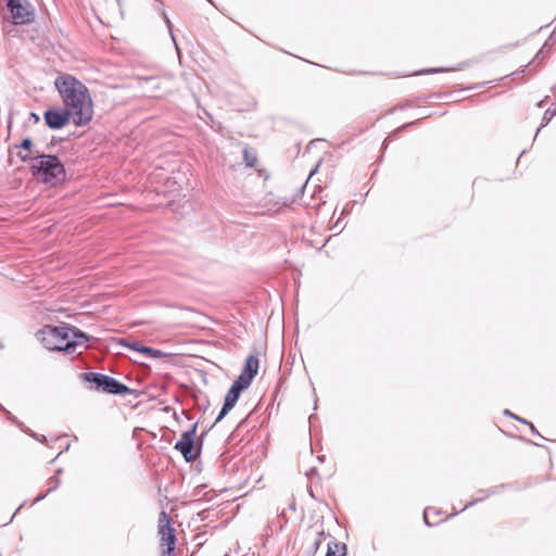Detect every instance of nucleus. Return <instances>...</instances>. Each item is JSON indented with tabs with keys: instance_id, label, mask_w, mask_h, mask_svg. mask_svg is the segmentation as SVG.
Here are the masks:
<instances>
[{
	"instance_id": "1",
	"label": "nucleus",
	"mask_w": 556,
	"mask_h": 556,
	"mask_svg": "<svg viewBox=\"0 0 556 556\" xmlns=\"http://www.w3.org/2000/svg\"><path fill=\"white\" fill-rule=\"evenodd\" d=\"M54 86L65 108L73 113L74 124H89L93 116V105L88 88L71 74L59 75Z\"/></svg>"
},
{
	"instance_id": "2",
	"label": "nucleus",
	"mask_w": 556,
	"mask_h": 556,
	"mask_svg": "<svg viewBox=\"0 0 556 556\" xmlns=\"http://www.w3.org/2000/svg\"><path fill=\"white\" fill-rule=\"evenodd\" d=\"M22 162L29 163V170L34 178L49 186H56L66 179L64 164L56 155L37 154L35 156L18 152Z\"/></svg>"
},
{
	"instance_id": "3",
	"label": "nucleus",
	"mask_w": 556,
	"mask_h": 556,
	"mask_svg": "<svg viewBox=\"0 0 556 556\" xmlns=\"http://www.w3.org/2000/svg\"><path fill=\"white\" fill-rule=\"evenodd\" d=\"M72 328L68 325H47L37 331L36 337L50 351L74 353V344L70 342Z\"/></svg>"
},
{
	"instance_id": "4",
	"label": "nucleus",
	"mask_w": 556,
	"mask_h": 556,
	"mask_svg": "<svg viewBox=\"0 0 556 556\" xmlns=\"http://www.w3.org/2000/svg\"><path fill=\"white\" fill-rule=\"evenodd\" d=\"M159 536L161 556H176V534L170 526V519L166 511L162 510L159 515Z\"/></svg>"
},
{
	"instance_id": "5",
	"label": "nucleus",
	"mask_w": 556,
	"mask_h": 556,
	"mask_svg": "<svg viewBox=\"0 0 556 556\" xmlns=\"http://www.w3.org/2000/svg\"><path fill=\"white\" fill-rule=\"evenodd\" d=\"M7 9L13 25H28L35 21V8L28 0H7Z\"/></svg>"
},
{
	"instance_id": "6",
	"label": "nucleus",
	"mask_w": 556,
	"mask_h": 556,
	"mask_svg": "<svg viewBox=\"0 0 556 556\" xmlns=\"http://www.w3.org/2000/svg\"><path fill=\"white\" fill-rule=\"evenodd\" d=\"M198 422L191 429L182 432L180 439L175 443L174 448L179 451L185 460L190 463L197 459L199 453H194V438L197 433Z\"/></svg>"
},
{
	"instance_id": "7",
	"label": "nucleus",
	"mask_w": 556,
	"mask_h": 556,
	"mask_svg": "<svg viewBox=\"0 0 556 556\" xmlns=\"http://www.w3.org/2000/svg\"><path fill=\"white\" fill-rule=\"evenodd\" d=\"M71 116H73V113L66 108L48 109L43 114L45 122L51 129H61L64 127L68 123Z\"/></svg>"
},
{
	"instance_id": "8",
	"label": "nucleus",
	"mask_w": 556,
	"mask_h": 556,
	"mask_svg": "<svg viewBox=\"0 0 556 556\" xmlns=\"http://www.w3.org/2000/svg\"><path fill=\"white\" fill-rule=\"evenodd\" d=\"M101 391L116 395H124L131 392V390L126 384L108 375L103 380V388Z\"/></svg>"
},
{
	"instance_id": "9",
	"label": "nucleus",
	"mask_w": 556,
	"mask_h": 556,
	"mask_svg": "<svg viewBox=\"0 0 556 556\" xmlns=\"http://www.w3.org/2000/svg\"><path fill=\"white\" fill-rule=\"evenodd\" d=\"M240 393H241L240 391L230 387V389L228 390V392L225 396L223 407H222L217 418L215 419L214 425L219 422L235 407L236 403L239 400Z\"/></svg>"
},
{
	"instance_id": "10",
	"label": "nucleus",
	"mask_w": 556,
	"mask_h": 556,
	"mask_svg": "<svg viewBox=\"0 0 556 556\" xmlns=\"http://www.w3.org/2000/svg\"><path fill=\"white\" fill-rule=\"evenodd\" d=\"M72 332L70 334V342L74 344V353L76 352V349L81 346L84 349L88 348V336L77 329L76 327L71 326Z\"/></svg>"
},
{
	"instance_id": "11",
	"label": "nucleus",
	"mask_w": 556,
	"mask_h": 556,
	"mask_svg": "<svg viewBox=\"0 0 556 556\" xmlns=\"http://www.w3.org/2000/svg\"><path fill=\"white\" fill-rule=\"evenodd\" d=\"M106 375L100 372H83L81 378L84 381L91 383L96 390L101 391L103 388V380Z\"/></svg>"
},
{
	"instance_id": "12",
	"label": "nucleus",
	"mask_w": 556,
	"mask_h": 556,
	"mask_svg": "<svg viewBox=\"0 0 556 556\" xmlns=\"http://www.w3.org/2000/svg\"><path fill=\"white\" fill-rule=\"evenodd\" d=\"M258 364V358L255 355H250L245 361V365L241 374L253 380L257 375Z\"/></svg>"
},
{
	"instance_id": "13",
	"label": "nucleus",
	"mask_w": 556,
	"mask_h": 556,
	"mask_svg": "<svg viewBox=\"0 0 556 556\" xmlns=\"http://www.w3.org/2000/svg\"><path fill=\"white\" fill-rule=\"evenodd\" d=\"M325 535L324 531L317 532L315 536L312 539L309 545L305 549V554L307 556H313L319 549L323 543V536Z\"/></svg>"
},
{
	"instance_id": "14",
	"label": "nucleus",
	"mask_w": 556,
	"mask_h": 556,
	"mask_svg": "<svg viewBox=\"0 0 556 556\" xmlns=\"http://www.w3.org/2000/svg\"><path fill=\"white\" fill-rule=\"evenodd\" d=\"M60 483H61V479H60V477H58V475H54V476L50 477L48 479V484H49L48 490L43 494L38 495L34 500V503H38L41 500H43L49 493H51L52 491L56 490L59 488Z\"/></svg>"
},
{
	"instance_id": "15",
	"label": "nucleus",
	"mask_w": 556,
	"mask_h": 556,
	"mask_svg": "<svg viewBox=\"0 0 556 556\" xmlns=\"http://www.w3.org/2000/svg\"><path fill=\"white\" fill-rule=\"evenodd\" d=\"M327 547L326 556H344L346 549L344 544H340L334 541H330Z\"/></svg>"
},
{
	"instance_id": "16",
	"label": "nucleus",
	"mask_w": 556,
	"mask_h": 556,
	"mask_svg": "<svg viewBox=\"0 0 556 556\" xmlns=\"http://www.w3.org/2000/svg\"><path fill=\"white\" fill-rule=\"evenodd\" d=\"M252 381H253L252 379L248 378L243 374H240L239 377L233 381L231 387L237 389L238 391L242 392L243 390H245L247 388L250 387Z\"/></svg>"
},
{
	"instance_id": "17",
	"label": "nucleus",
	"mask_w": 556,
	"mask_h": 556,
	"mask_svg": "<svg viewBox=\"0 0 556 556\" xmlns=\"http://www.w3.org/2000/svg\"><path fill=\"white\" fill-rule=\"evenodd\" d=\"M438 516L440 515V511L432 507H427L424 510V521L427 526L432 527L434 525H438L440 521L431 520V516Z\"/></svg>"
},
{
	"instance_id": "18",
	"label": "nucleus",
	"mask_w": 556,
	"mask_h": 556,
	"mask_svg": "<svg viewBox=\"0 0 556 556\" xmlns=\"http://www.w3.org/2000/svg\"><path fill=\"white\" fill-rule=\"evenodd\" d=\"M497 492V488H495L494 490H491V491H484V490H481L480 493L483 494L482 497H479V498H475L472 501H470L469 503H467L459 511H464L465 509H467L468 507L481 502L483 498L485 497H489L491 494H494Z\"/></svg>"
},
{
	"instance_id": "19",
	"label": "nucleus",
	"mask_w": 556,
	"mask_h": 556,
	"mask_svg": "<svg viewBox=\"0 0 556 556\" xmlns=\"http://www.w3.org/2000/svg\"><path fill=\"white\" fill-rule=\"evenodd\" d=\"M141 353L151 357V358H161L164 353L160 350H155L153 348H150V346H144L141 349Z\"/></svg>"
},
{
	"instance_id": "20",
	"label": "nucleus",
	"mask_w": 556,
	"mask_h": 556,
	"mask_svg": "<svg viewBox=\"0 0 556 556\" xmlns=\"http://www.w3.org/2000/svg\"><path fill=\"white\" fill-rule=\"evenodd\" d=\"M243 159L249 167H254L257 163V157L252 154L248 149H243Z\"/></svg>"
},
{
	"instance_id": "21",
	"label": "nucleus",
	"mask_w": 556,
	"mask_h": 556,
	"mask_svg": "<svg viewBox=\"0 0 556 556\" xmlns=\"http://www.w3.org/2000/svg\"><path fill=\"white\" fill-rule=\"evenodd\" d=\"M33 146L34 144H33V141L30 138H24L22 140V142L20 144H15L14 148L28 151L29 152L28 154L31 155L33 154Z\"/></svg>"
},
{
	"instance_id": "22",
	"label": "nucleus",
	"mask_w": 556,
	"mask_h": 556,
	"mask_svg": "<svg viewBox=\"0 0 556 556\" xmlns=\"http://www.w3.org/2000/svg\"><path fill=\"white\" fill-rule=\"evenodd\" d=\"M126 348L130 349V350H134L136 352H140L141 353V349L144 348V345H141L139 342L137 341H134V342H127V343H123Z\"/></svg>"
},
{
	"instance_id": "23",
	"label": "nucleus",
	"mask_w": 556,
	"mask_h": 556,
	"mask_svg": "<svg viewBox=\"0 0 556 556\" xmlns=\"http://www.w3.org/2000/svg\"><path fill=\"white\" fill-rule=\"evenodd\" d=\"M162 15H163V18H164V21H165V23H166V25H167V28H168V30H169V34H170V36H172L173 40H175V37H174V35H173V31H172V23H170V21H169L168 16H167V14H166L165 12H163V13H162Z\"/></svg>"
},
{
	"instance_id": "24",
	"label": "nucleus",
	"mask_w": 556,
	"mask_h": 556,
	"mask_svg": "<svg viewBox=\"0 0 556 556\" xmlns=\"http://www.w3.org/2000/svg\"><path fill=\"white\" fill-rule=\"evenodd\" d=\"M419 122H420V119H417V121H414V122L406 123V124H405V125H403L402 127L397 128V129L395 130V132H400V131H402L404 128L409 127V126H412V125H415V124H417V123H419Z\"/></svg>"
},
{
	"instance_id": "25",
	"label": "nucleus",
	"mask_w": 556,
	"mask_h": 556,
	"mask_svg": "<svg viewBox=\"0 0 556 556\" xmlns=\"http://www.w3.org/2000/svg\"><path fill=\"white\" fill-rule=\"evenodd\" d=\"M445 71L446 70L442 68V67H440V68H431V70L422 71V72H420V74H422V73H440V72H445Z\"/></svg>"
},
{
	"instance_id": "26",
	"label": "nucleus",
	"mask_w": 556,
	"mask_h": 556,
	"mask_svg": "<svg viewBox=\"0 0 556 556\" xmlns=\"http://www.w3.org/2000/svg\"><path fill=\"white\" fill-rule=\"evenodd\" d=\"M529 427H530L531 432L533 434H536V435L541 437V434L538 432L536 428L531 422L529 424Z\"/></svg>"
},
{
	"instance_id": "27",
	"label": "nucleus",
	"mask_w": 556,
	"mask_h": 556,
	"mask_svg": "<svg viewBox=\"0 0 556 556\" xmlns=\"http://www.w3.org/2000/svg\"><path fill=\"white\" fill-rule=\"evenodd\" d=\"M513 418H514V419H516V420H518V421H520V422H522V424H526V425H528V426H529V424H530V422H529V421H527L526 419L520 418V417H518V416H513Z\"/></svg>"
},
{
	"instance_id": "28",
	"label": "nucleus",
	"mask_w": 556,
	"mask_h": 556,
	"mask_svg": "<svg viewBox=\"0 0 556 556\" xmlns=\"http://www.w3.org/2000/svg\"><path fill=\"white\" fill-rule=\"evenodd\" d=\"M504 414H505V415H507V416H509V417H511V418H513V416H516L515 414H513V413H511V412H509L508 409H506V410L504 412Z\"/></svg>"
},
{
	"instance_id": "29",
	"label": "nucleus",
	"mask_w": 556,
	"mask_h": 556,
	"mask_svg": "<svg viewBox=\"0 0 556 556\" xmlns=\"http://www.w3.org/2000/svg\"><path fill=\"white\" fill-rule=\"evenodd\" d=\"M31 116H33V118H35V119H36V122H37V121H39V117H38V115H37V114L31 113Z\"/></svg>"
},
{
	"instance_id": "30",
	"label": "nucleus",
	"mask_w": 556,
	"mask_h": 556,
	"mask_svg": "<svg viewBox=\"0 0 556 556\" xmlns=\"http://www.w3.org/2000/svg\"><path fill=\"white\" fill-rule=\"evenodd\" d=\"M62 471H63V470H62L61 468H59V469L55 471V475H58V477H60V475L62 473Z\"/></svg>"
},
{
	"instance_id": "31",
	"label": "nucleus",
	"mask_w": 556,
	"mask_h": 556,
	"mask_svg": "<svg viewBox=\"0 0 556 556\" xmlns=\"http://www.w3.org/2000/svg\"><path fill=\"white\" fill-rule=\"evenodd\" d=\"M543 103H544V100H543V101L538 102V106H539V108H542V106H543Z\"/></svg>"
},
{
	"instance_id": "32",
	"label": "nucleus",
	"mask_w": 556,
	"mask_h": 556,
	"mask_svg": "<svg viewBox=\"0 0 556 556\" xmlns=\"http://www.w3.org/2000/svg\"><path fill=\"white\" fill-rule=\"evenodd\" d=\"M8 418H9L10 420H12V421H15V418H14V417H12V416H10V415H9V417H8Z\"/></svg>"
}]
</instances>
